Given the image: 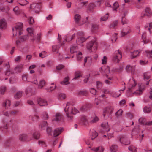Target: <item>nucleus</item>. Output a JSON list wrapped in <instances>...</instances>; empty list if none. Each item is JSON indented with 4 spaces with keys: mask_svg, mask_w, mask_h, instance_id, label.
<instances>
[{
    "mask_svg": "<svg viewBox=\"0 0 152 152\" xmlns=\"http://www.w3.org/2000/svg\"><path fill=\"white\" fill-rule=\"evenodd\" d=\"M137 83L135 80L133 79H130L128 83V88L129 92H132L133 89H136L133 94L136 95H141L145 89V86L142 85L138 84L136 86Z\"/></svg>",
    "mask_w": 152,
    "mask_h": 152,
    "instance_id": "f257e3e1",
    "label": "nucleus"
},
{
    "mask_svg": "<svg viewBox=\"0 0 152 152\" xmlns=\"http://www.w3.org/2000/svg\"><path fill=\"white\" fill-rule=\"evenodd\" d=\"M123 69V67L120 66L118 68L113 69L110 72L109 66H103L99 69V71L102 74H105L106 76L108 79L111 80L113 78L112 75L113 72H120L122 71Z\"/></svg>",
    "mask_w": 152,
    "mask_h": 152,
    "instance_id": "f03ea898",
    "label": "nucleus"
},
{
    "mask_svg": "<svg viewBox=\"0 0 152 152\" xmlns=\"http://www.w3.org/2000/svg\"><path fill=\"white\" fill-rule=\"evenodd\" d=\"M13 35H20L23 33V25L22 23H16L15 26L13 28Z\"/></svg>",
    "mask_w": 152,
    "mask_h": 152,
    "instance_id": "7ed1b4c3",
    "label": "nucleus"
},
{
    "mask_svg": "<svg viewBox=\"0 0 152 152\" xmlns=\"http://www.w3.org/2000/svg\"><path fill=\"white\" fill-rule=\"evenodd\" d=\"M71 103L70 102H68L66 107L64 109V111L66 113V116L69 120H71L73 119V116L72 115V107L71 106Z\"/></svg>",
    "mask_w": 152,
    "mask_h": 152,
    "instance_id": "20e7f679",
    "label": "nucleus"
},
{
    "mask_svg": "<svg viewBox=\"0 0 152 152\" xmlns=\"http://www.w3.org/2000/svg\"><path fill=\"white\" fill-rule=\"evenodd\" d=\"M4 66L6 67L7 70L4 76H0V80H3L4 79L6 80L8 79L7 77H6L9 75L13 74L14 73L13 69L10 68V66L9 63H6L4 64Z\"/></svg>",
    "mask_w": 152,
    "mask_h": 152,
    "instance_id": "39448f33",
    "label": "nucleus"
},
{
    "mask_svg": "<svg viewBox=\"0 0 152 152\" xmlns=\"http://www.w3.org/2000/svg\"><path fill=\"white\" fill-rule=\"evenodd\" d=\"M87 47L89 51L95 52L97 48V44L95 41H92L88 44Z\"/></svg>",
    "mask_w": 152,
    "mask_h": 152,
    "instance_id": "423d86ee",
    "label": "nucleus"
},
{
    "mask_svg": "<svg viewBox=\"0 0 152 152\" xmlns=\"http://www.w3.org/2000/svg\"><path fill=\"white\" fill-rule=\"evenodd\" d=\"M77 44L80 45L86 40L87 39L84 37V34L83 32L80 31L77 33Z\"/></svg>",
    "mask_w": 152,
    "mask_h": 152,
    "instance_id": "0eeeda50",
    "label": "nucleus"
},
{
    "mask_svg": "<svg viewBox=\"0 0 152 152\" xmlns=\"http://www.w3.org/2000/svg\"><path fill=\"white\" fill-rule=\"evenodd\" d=\"M122 54L121 51L118 50L115 51L113 60L115 63H118L121 60Z\"/></svg>",
    "mask_w": 152,
    "mask_h": 152,
    "instance_id": "6e6552de",
    "label": "nucleus"
},
{
    "mask_svg": "<svg viewBox=\"0 0 152 152\" xmlns=\"http://www.w3.org/2000/svg\"><path fill=\"white\" fill-rule=\"evenodd\" d=\"M41 5L40 3L33 4L30 6V8L34 9L36 13H38L41 8Z\"/></svg>",
    "mask_w": 152,
    "mask_h": 152,
    "instance_id": "1a4fd4ad",
    "label": "nucleus"
},
{
    "mask_svg": "<svg viewBox=\"0 0 152 152\" xmlns=\"http://www.w3.org/2000/svg\"><path fill=\"white\" fill-rule=\"evenodd\" d=\"M3 121L4 124V126H1L0 129L3 132H6L7 128V124L8 125H12V124L13 121L12 120H10L9 121L6 122H5L4 120H3Z\"/></svg>",
    "mask_w": 152,
    "mask_h": 152,
    "instance_id": "9d476101",
    "label": "nucleus"
},
{
    "mask_svg": "<svg viewBox=\"0 0 152 152\" xmlns=\"http://www.w3.org/2000/svg\"><path fill=\"white\" fill-rule=\"evenodd\" d=\"M131 32V29L130 28L129 26H127L123 28L121 32V37H123L126 35Z\"/></svg>",
    "mask_w": 152,
    "mask_h": 152,
    "instance_id": "9b49d317",
    "label": "nucleus"
},
{
    "mask_svg": "<svg viewBox=\"0 0 152 152\" xmlns=\"http://www.w3.org/2000/svg\"><path fill=\"white\" fill-rule=\"evenodd\" d=\"M28 34L27 35L29 37V38L32 41H34L35 39L34 37V30L31 28H28L27 29Z\"/></svg>",
    "mask_w": 152,
    "mask_h": 152,
    "instance_id": "f8f14e48",
    "label": "nucleus"
},
{
    "mask_svg": "<svg viewBox=\"0 0 152 152\" xmlns=\"http://www.w3.org/2000/svg\"><path fill=\"white\" fill-rule=\"evenodd\" d=\"M88 2H83L81 3L80 4V5H82V6H85L86 7L88 8V10H90L93 9L95 6V5L93 3H89L88 4V6H87V4H88Z\"/></svg>",
    "mask_w": 152,
    "mask_h": 152,
    "instance_id": "ddd939ff",
    "label": "nucleus"
},
{
    "mask_svg": "<svg viewBox=\"0 0 152 152\" xmlns=\"http://www.w3.org/2000/svg\"><path fill=\"white\" fill-rule=\"evenodd\" d=\"M126 87L124 86V88L123 89H121L119 90L117 92H113L111 93H110V94L111 95V96L114 98H117L121 94V91H124V90L125 89Z\"/></svg>",
    "mask_w": 152,
    "mask_h": 152,
    "instance_id": "4468645a",
    "label": "nucleus"
},
{
    "mask_svg": "<svg viewBox=\"0 0 152 152\" xmlns=\"http://www.w3.org/2000/svg\"><path fill=\"white\" fill-rule=\"evenodd\" d=\"M119 139L120 142L123 145H128L130 143L129 140L125 137H121Z\"/></svg>",
    "mask_w": 152,
    "mask_h": 152,
    "instance_id": "2eb2a0df",
    "label": "nucleus"
},
{
    "mask_svg": "<svg viewBox=\"0 0 152 152\" xmlns=\"http://www.w3.org/2000/svg\"><path fill=\"white\" fill-rule=\"evenodd\" d=\"M37 102L38 104L40 106H45L48 105L47 101L45 99L41 98H38Z\"/></svg>",
    "mask_w": 152,
    "mask_h": 152,
    "instance_id": "dca6fc26",
    "label": "nucleus"
},
{
    "mask_svg": "<svg viewBox=\"0 0 152 152\" xmlns=\"http://www.w3.org/2000/svg\"><path fill=\"white\" fill-rule=\"evenodd\" d=\"M113 111V109L112 107H108L104 109V113L103 114L104 117L106 113L111 115Z\"/></svg>",
    "mask_w": 152,
    "mask_h": 152,
    "instance_id": "f3484780",
    "label": "nucleus"
},
{
    "mask_svg": "<svg viewBox=\"0 0 152 152\" xmlns=\"http://www.w3.org/2000/svg\"><path fill=\"white\" fill-rule=\"evenodd\" d=\"M135 69V66H131L128 65L127 66L126 68V70L127 72H131L132 74H134Z\"/></svg>",
    "mask_w": 152,
    "mask_h": 152,
    "instance_id": "a211bd4d",
    "label": "nucleus"
},
{
    "mask_svg": "<svg viewBox=\"0 0 152 152\" xmlns=\"http://www.w3.org/2000/svg\"><path fill=\"white\" fill-rule=\"evenodd\" d=\"M91 107V104L86 103L80 107V110L82 111H86Z\"/></svg>",
    "mask_w": 152,
    "mask_h": 152,
    "instance_id": "6ab92c4d",
    "label": "nucleus"
},
{
    "mask_svg": "<svg viewBox=\"0 0 152 152\" xmlns=\"http://www.w3.org/2000/svg\"><path fill=\"white\" fill-rule=\"evenodd\" d=\"M81 18V16L80 15L78 14H75L74 17L75 21L77 24H78L79 25H81L82 24L80 23Z\"/></svg>",
    "mask_w": 152,
    "mask_h": 152,
    "instance_id": "aec40b11",
    "label": "nucleus"
},
{
    "mask_svg": "<svg viewBox=\"0 0 152 152\" xmlns=\"http://www.w3.org/2000/svg\"><path fill=\"white\" fill-rule=\"evenodd\" d=\"M11 105V102L10 100H6L4 101L2 103L3 107L5 109H8Z\"/></svg>",
    "mask_w": 152,
    "mask_h": 152,
    "instance_id": "412c9836",
    "label": "nucleus"
},
{
    "mask_svg": "<svg viewBox=\"0 0 152 152\" xmlns=\"http://www.w3.org/2000/svg\"><path fill=\"white\" fill-rule=\"evenodd\" d=\"M140 52V50H134L133 52H131L130 54V57L131 59H133L136 57L138 56Z\"/></svg>",
    "mask_w": 152,
    "mask_h": 152,
    "instance_id": "4be33fe9",
    "label": "nucleus"
},
{
    "mask_svg": "<svg viewBox=\"0 0 152 152\" xmlns=\"http://www.w3.org/2000/svg\"><path fill=\"white\" fill-rule=\"evenodd\" d=\"M75 37V34H74L72 35L70 34H67L65 37L64 39L65 41L67 42H69L71 41Z\"/></svg>",
    "mask_w": 152,
    "mask_h": 152,
    "instance_id": "5701e85b",
    "label": "nucleus"
},
{
    "mask_svg": "<svg viewBox=\"0 0 152 152\" xmlns=\"http://www.w3.org/2000/svg\"><path fill=\"white\" fill-rule=\"evenodd\" d=\"M91 149L95 152H103L104 151V148L102 147L99 146L98 147L93 148Z\"/></svg>",
    "mask_w": 152,
    "mask_h": 152,
    "instance_id": "b1692460",
    "label": "nucleus"
},
{
    "mask_svg": "<svg viewBox=\"0 0 152 152\" xmlns=\"http://www.w3.org/2000/svg\"><path fill=\"white\" fill-rule=\"evenodd\" d=\"M7 26V23L4 19L0 20V28H5Z\"/></svg>",
    "mask_w": 152,
    "mask_h": 152,
    "instance_id": "393cba45",
    "label": "nucleus"
},
{
    "mask_svg": "<svg viewBox=\"0 0 152 152\" xmlns=\"http://www.w3.org/2000/svg\"><path fill=\"white\" fill-rule=\"evenodd\" d=\"M23 66L22 64L17 65L15 68V71L18 72H21L23 70Z\"/></svg>",
    "mask_w": 152,
    "mask_h": 152,
    "instance_id": "a878e982",
    "label": "nucleus"
},
{
    "mask_svg": "<svg viewBox=\"0 0 152 152\" xmlns=\"http://www.w3.org/2000/svg\"><path fill=\"white\" fill-rule=\"evenodd\" d=\"M88 94V92L86 90H83L78 91V95L79 96H86Z\"/></svg>",
    "mask_w": 152,
    "mask_h": 152,
    "instance_id": "bb28decb",
    "label": "nucleus"
},
{
    "mask_svg": "<svg viewBox=\"0 0 152 152\" xmlns=\"http://www.w3.org/2000/svg\"><path fill=\"white\" fill-rule=\"evenodd\" d=\"M101 126L105 130L106 132H108L110 130L108 123L107 122H103L101 125Z\"/></svg>",
    "mask_w": 152,
    "mask_h": 152,
    "instance_id": "cd10ccee",
    "label": "nucleus"
},
{
    "mask_svg": "<svg viewBox=\"0 0 152 152\" xmlns=\"http://www.w3.org/2000/svg\"><path fill=\"white\" fill-rule=\"evenodd\" d=\"M47 125V123L46 121H43L39 125V127L42 130L45 129Z\"/></svg>",
    "mask_w": 152,
    "mask_h": 152,
    "instance_id": "c85d7f7f",
    "label": "nucleus"
},
{
    "mask_svg": "<svg viewBox=\"0 0 152 152\" xmlns=\"http://www.w3.org/2000/svg\"><path fill=\"white\" fill-rule=\"evenodd\" d=\"M69 77L68 76H67L65 77L64 80L61 82V84L64 85H67L70 83L69 81Z\"/></svg>",
    "mask_w": 152,
    "mask_h": 152,
    "instance_id": "c756f323",
    "label": "nucleus"
},
{
    "mask_svg": "<svg viewBox=\"0 0 152 152\" xmlns=\"http://www.w3.org/2000/svg\"><path fill=\"white\" fill-rule=\"evenodd\" d=\"M110 152H116L118 150V147L116 145H112L110 148Z\"/></svg>",
    "mask_w": 152,
    "mask_h": 152,
    "instance_id": "7c9ffc66",
    "label": "nucleus"
},
{
    "mask_svg": "<svg viewBox=\"0 0 152 152\" xmlns=\"http://www.w3.org/2000/svg\"><path fill=\"white\" fill-rule=\"evenodd\" d=\"M152 14V12L150 8L147 7L145 9V13L144 14V15H146L149 16L151 15Z\"/></svg>",
    "mask_w": 152,
    "mask_h": 152,
    "instance_id": "2f4dec72",
    "label": "nucleus"
},
{
    "mask_svg": "<svg viewBox=\"0 0 152 152\" xmlns=\"http://www.w3.org/2000/svg\"><path fill=\"white\" fill-rule=\"evenodd\" d=\"M81 121L83 124L84 125H86L88 124V119L87 116H83L81 118Z\"/></svg>",
    "mask_w": 152,
    "mask_h": 152,
    "instance_id": "473e14b6",
    "label": "nucleus"
},
{
    "mask_svg": "<svg viewBox=\"0 0 152 152\" xmlns=\"http://www.w3.org/2000/svg\"><path fill=\"white\" fill-rule=\"evenodd\" d=\"M60 45H54L52 46V50L53 52L57 53L58 52V49Z\"/></svg>",
    "mask_w": 152,
    "mask_h": 152,
    "instance_id": "72a5a7b5",
    "label": "nucleus"
},
{
    "mask_svg": "<svg viewBox=\"0 0 152 152\" xmlns=\"http://www.w3.org/2000/svg\"><path fill=\"white\" fill-rule=\"evenodd\" d=\"M64 129L63 127H58L56 128L54 131V133H61L64 131Z\"/></svg>",
    "mask_w": 152,
    "mask_h": 152,
    "instance_id": "f704fd0d",
    "label": "nucleus"
},
{
    "mask_svg": "<svg viewBox=\"0 0 152 152\" xmlns=\"http://www.w3.org/2000/svg\"><path fill=\"white\" fill-rule=\"evenodd\" d=\"M23 92L21 91L17 92L14 96V97L16 99H18L21 98L22 96Z\"/></svg>",
    "mask_w": 152,
    "mask_h": 152,
    "instance_id": "c9c22d12",
    "label": "nucleus"
},
{
    "mask_svg": "<svg viewBox=\"0 0 152 152\" xmlns=\"http://www.w3.org/2000/svg\"><path fill=\"white\" fill-rule=\"evenodd\" d=\"M98 28V25L97 24H93L91 28V31L93 32H96Z\"/></svg>",
    "mask_w": 152,
    "mask_h": 152,
    "instance_id": "e433bc0d",
    "label": "nucleus"
},
{
    "mask_svg": "<svg viewBox=\"0 0 152 152\" xmlns=\"http://www.w3.org/2000/svg\"><path fill=\"white\" fill-rule=\"evenodd\" d=\"M146 55L151 60H152V50L151 51L147 50L145 51Z\"/></svg>",
    "mask_w": 152,
    "mask_h": 152,
    "instance_id": "4c0bfd02",
    "label": "nucleus"
},
{
    "mask_svg": "<svg viewBox=\"0 0 152 152\" xmlns=\"http://www.w3.org/2000/svg\"><path fill=\"white\" fill-rule=\"evenodd\" d=\"M30 118L33 121H35L38 120L39 118L38 116L37 115H30Z\"/></svg>",
    "mask_w": 152,
    "mask_h": 152,
    "instance_id": "58836bf2",
    "label": "nucleus"
},
{
    "mask_svg": "<svg viewBox=\"0 0 152 152\" xmlns=\"http://www.w3.org/2000/svg\"><path fill=\"white\" fill-rule=\"evenodd\" d=\"M29 38V37L28 35H25L23 36H21L20 37V40L21 42H24L27 40L28 38Z\"/></svg>",
    "mask_w": 152,
    "mask_h": 152,
    "instance_id": "ea45409f",
    "label": "nucleus"
},
{
    "mask_svg": "<svg viewBox=\"0 0 152 152\" xmlns=\"http://www.w3.org/2000/svg\"><path fill=\"white\" fill-rule=\"evenodd\" d=\"M146 33L144 32L143 33L142 35V38L143 40V42L144 44L147 43L149 41L148 40H147L146 39Z\"/></svg>",
    "mask_w": 152,
    "mask_h": 152,
    "instance_id": "a19ab883",
    "label": "nucleus"
},
{
    "mask_svg": "<svg viewBox=\"0 0 152 152\" xmlns=\"http://www.w3.org/2000/svg\"><path fill=\"white\" fill-rule=\"evenodd\" d=\"M61 115L59 113H57L55 115V118L53 119L52 121H58L60 120L61 118Z\"/></svg>",
    "mask_w": 152,
    "mask_h": 152,
    "instance_id": "79ce46f5",
    "label": "nucleus"
},
{
    "mask_svg": "<svg viewBox=\"0 0 152 152\" xmlns=\"http://www.w3.org/2000/svg\"><path fill=\"white\" fill-rule=\"evenodd\" d=\"M45 80H41L39 83L38 86V88L41 89L43 88L45 85Z\"/></svg>",
    "mask_w": 152,
    "mask_h": 152,
    "instance_id": "37998d69",
    "label": "nucleus"
},
{
    "mask_svg": "<svg viewBox=\"0 0 152 152\" xmlns=\"http://www.w3.org/2000/svg\"><path fill=\"white\" fill-rule=\"evenodd\" d=\"M66 97V95L65 94L63 93H60L58 95V98L59 99L63 100L65 99Z\"/></svg>",
    "mask_w": 152,
    "mask_h": 152,
    "instance_id": "c03bdc74",
    "label": "nucleus"
},
{
    "mask_svg": "<svg viewBox=\"0 0 152 152\" xmlns=\"http://www.w3.org/2000/svg\"><path fill=\"white\" fill-rule=\"evenodd\" d=\"M118 34L117 33H115L112 35L111 38V41L113 42H115L118 38Z\"/></svg>",
    "mask_w": 152,
    "mask_h": 152,
    "instance_id": "a18cd8bd",
    "label": "nucleus"
},
{
    "mask_svg": "<svg viewBox=\"0 0 152 152\" xmlns=\"http://www.w3.org/2000/svg\"><path fill=\"white\" fill-rule=\"evenodd\" d=\"M81 76V72L80 71H77L75 72V77L73 78V80L76 79L80 77Z\"/></svg>",
    "mask_w": 152,
    "mask_h": 152,
    "instance_id": "49530a36",
    "label": "nucleus"
},
{
    "mask_svg": "<svg viewBox=\"0 0 152 152\" xmlns=\"http://www.w3.org/2000/svg\"><path fill=\"white\" fill-rule=\"evenodd\" d=\"M123 113V110L121 109H119L115 113V116L117 117H120L122 115Z\"/></svg>",
    "mask_w": 152,
    "mask_h": 152,
    "instance_id": "de8ad7c7",
    "label": "nucleus"
},
{
    "mask_svg": "<svg viewBox=\"0 0 152 152\" xmlns=\"http://www.w3.org/2000/svg\"><path fill=\"white\" fill-rule=\"evenodd\" d=\"M19 139L21 141L26 140L27 139V137L25 134H22L20 136Z\"/></svg>",
    "mask_w": 152,
    "mask_h": 152,
    "instance_id": "09e8293b",
    "label": "nucleus"
},
{
    "mask_svg": "<svg viewBox=\"0 0 152 152\" xmlns=\"http://www.w3.org/2000/svg\"><path fill=\"white\" fill-rule=\"evenodd\" d=\"M6 88L5 86H2L0 87V91L1 94H4L6 91Z\"/></svg>",
    "mask_w": 152,
    "mask_h": 152,
    "instance_id": "8fccbe9b",
    "label": "nucleus"
},
{
    "mask_svg": "<svg viewBox=\"0 0 152 152\" xmlns=\"http://www.w3.org/2000/svg\"><path fill=\"white\" fill-rule=\"evenodd\" d=\"M143 77L144 79H149L150 77V73L148 72L144 73L143 74Z\"/></svg>",
    "mask_w": 152,
    "mask_h": 152,
    "instance_id": "3c124183",
    "label": "nucleus"
},
{
    "mask_svg": "<svg viewBox=\"0 0 152 152\" xmlns=\"http://www.w3.org/2000/svg\"><path fill=\"white\" fill-rule=\"evenodd\" d=\"M151 110L150 107L145 106L143 109V111L144 112L146 113H149Z\"/></svg>",
    "mask_w": 152,
    "mask_h": 152,
    "instance_id": "603ef678",
    "label": "nucleus"
},
{
    "mask_svg": "<svg viewBox=\"0 0 152 152\" xmlns=\"http://www.w3.org/2000/svg\"><path fill=\"white\" fill-rule=\"evenodd\" d=\"M42 118L45 120H47L49 118L48 113L46 112H44L42 113Z\"/></svg>",
    "mask_w": 152,
    "mask_h": 152,
    "instance_id": "864d4df0",
    "label": "nucleus"
},
{
    "mask_svg": "<svg viewBox=\"0 0 152 152\" xmlns=\"http://www.w3.org/2000/svg\"><path fill=\"white\" fill-rule=\"evenodd\" d=\"M77 47L75 45H72L70 48V52L71 53H73L76 52Z\"/></svg>",
    "mask_w": 152,
    "mask_h": 152,
    "instance_id": "5fc2aeb1",
    "label": "nucleus"
},
{
    "mask_svg": "<svg viewBox=\"0 0 152 152\" xmlns=\"http://www.w3.org/2000/svg\"><path fill=\"white\" fill-rule=\"evenodd\" d=\"M128 149L131 152H136L137 149L133 146H131L128 147Z\"/></svg>",
    "mask_w": 152,
    "mask_h": 152,
    "instance_id": "6e6d98bb",
    "label": "nucleus"
},
{
    "mask_svg": "<svg viewBox=\"0 0 152 152\" xmlns=\"http://www.w3.org/2000/svg\"><path fill=\"white\" fill-rule=\"evenodd\" d=\"M118 22L117 21H115L113 22L110 25V28H114L117 25Z\"/></svg>",
    "mask_w": 152,
    "mask_h": 152,
    "instance_id": "4d7b16f0",
    "label": "nucleus"
},
{
    "mask_svg": "<svg viewBox=\"0 0 152 152\" xmlns=\"http://www.w3.org/2000/svg\"><path fill=\"white\" fill-rule=\"evenodd\" d=\"M109 14H106L105 15L101 17L100 18L101 21H105L108 18Z\"/></svg>",
    "mask_w": 152,
    "mask_h": 152,
    "instance_id": "13d9d810",
    "label": "nucleus"
},
{
    "mask_svg": "<svg viewBox=\"0 0 152 152\" xmlns=\"http://www.w3.org/2000/svg\"><path fill=\"white\" fill-rule=\"evenodd\" d=\"M146 119L145 118H140L139 119V123L141 124H145L146 123H145Z\"/></svg>",
    "mask_w": 152,
    "mask_h": 152,
    "instance_id": "bf43d9fd",
    "label": "nucleus"
},
{
    "mask_svg": "<svg viewBox=\"0 0 152 152\" xmlns=\"http://www.w3.org/2000/svg\"><path fill=\"white\" fill-rule=\"evenodd\" d=\"M13 11L15 12V13L16 15H18L20 13V12L19 10V8L18 7L16 6L13 9Z\"/></svg>",
    "mask_w": 152,
    "mask_h": 152,
    "instance_id": "052dcab7",
    "label": "nucleus"
},
{
    "mask_svg": "<svg viewBox=\"0 0 152 152\" xmlns=\"http://www.w3.org/2000/svg\"><path fill=\"white\" fill-rule=\"evenodd\" d=\"M102 85L103 84L101 82L99 81H98L96 82V86L98 89H101L102 87Z\"/></svg>",
    "mask_w": 152,
    "mask_h": 152,
    "instance_id": "680f3d73",
    "label": "nucleus"
},
{
    "mask_svg": "<svg viewBox=\"0 0 152 152\" xmlns=\"http://www.w3.org/2000/svg\"><path fill=\"white\" fill-rule=\"evenodd\" d=\"M28 2L26 0H21L20 1L19 3L21 6H25L26 5Z\"/></svg>",
    "mask_w": 152,
    "mask_h": 152,
    "instance_id": "e2e57ef3",
    "label": "nucleus"
},
{
    "mask_svg": "<svg viewBox=\"0 0 152 152\" xmlns=\"http://www.w3.org/2000/svg\"><path fill=\"white\" fill-rule=\"evenodd\" d=\"M47 55V54L46 52L43 51L41 52L39 54V57L42 58H43L46 56Z\"/></svg>",
    "mask_w": 152,
    "mask_h": 152,
    "instance_id": "0e129e2a",
    "label": "nucleus"
},
{
    "mask_svg": "<svg viewBox=\"0 0 152 152\" xmlns=\"http://www.w3.org/2000/svg\"><path fill=\"white\" fill-rule=\"evenodd\" d=\"M113 134H107V135L102 134V136L108 139H109L113 137Z\"/></svg>",
    "mask_w": 152,
    "mask_h": 152,
    "instance_id": "69168bd1",
    "label": "nucleus"
},
{
    "mask_svg": "<svg viewBox=\"0 0 152 152\" xmlns=\"http://www.w3.org/2000/svg\"><path fill=\"white\" fill-rule=\"evenodd\" d=\"M90 91L91 93L94 95H96L97 94V91L96 90L93 88H91L90 89Z\"/></svg>",
    "mask_w": 152,
    "mask_h": 152,
    "instance_id": "338daca9",
    "label": "nucleus"
},
{
    "mask_svg": "<svg viewBox=\"0 0 152 152\" xmlns=\"http://www.w3.org/2000/svg\"><path fill=\"white\" fill-rule=\"evenodd\" d=\"M77 59L78 61L81 60L82 58V53L81 52H79L78 54H77Z\"/></svg>",
    "mask_w": 152,
    "mask_h": 152,
    "instance_id": "774afa93",
    "label": "nucleus"
}]
</instances>
